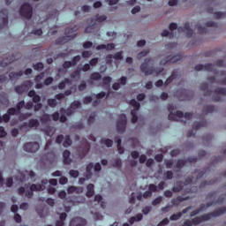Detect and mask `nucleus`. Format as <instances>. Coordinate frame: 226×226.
Here are the masks:
<instances>
[{
    "label": "nucleus",
    "instance_id": "obj_27",
    "mask_svg": "<svg viewBox=\"0 0 226 226\" xmlns=\"http://www.w3.org/2000/svg\"><path fill=\"white\" fill-rule=\"evenodd\" d=\"M86 195L88 198H91V197H93V195H94V185L89 184L87 186V193H86Z\"/></svg>",
    "mask_w": 226,
    "mask_h": 226
},
{
    "label": "nucleus",
    "instance_id": "obj_50",
    "mask_svg": "<svg viewBox=\"0 0 226 226\" xmlns=\"http://www.w3.org/2000/svg\"><path fill=\"white\" fill-rule=\"evenodd\" d=\"M102 80L104 86H110V82H112V79L110 78V76L103 77Z\"/></svg>",
    "mask_w": 226,
    "mask_h": 226
},
{
    "label": "nucleus",
    "instance_id": "obj_19",
    "mask_svg": "<svg viewBox=\"0 0 226 226\" xmlns=\"http://www.w3.org/2000/svg\"><path fill=\"white\" fill-rule=\"evenodd\" d=\"M72 153L69 150H64L63 152V162L64 165H71L72 160L70 159Z\"/></svg>",
    "mask_w": 226,
    "mask_h": 226
},
{
    "label": "nucleus",
    "instance_id": "obj_59",
    "mask_svg": "<svg viewBox=\"0 0 226 226\" xmlns=\"http://www.w3.org/2000/svg\"><path fill=\"white\" fill-rule=\"evenodd\" d=\"M80 61V56H75L72 57V60L71 61V63L72 64V66H75L77 64V63H79Z\"/></svg>",
    "mask_w": 226,
    "mask_h": 226
},
{
    "label": "nucleus",
    "instance_id": "obj_20",
    "mask_svg": "<svg viewBox=\"0 0 226 226\" xmlns=\"http://www.w3.org/2000/svg\"><path fill=\"white\" fill-rule=\"evenodd\" d=\"M185 200H190V196H177L176 199L171 200V204L173 206H179L180 202H185Z\"/></svg>",
    "mask_w": 226,
    "mask_h": 226
},
{
    "label": "nucleus",
    "instance_id": "obj_45",
    "mask_svg": "<svg viewBox=\"0 0 226 226\" xmlns=\"http://www.w3.org/2000/svg\"><path fill=\"white\" fill-rule=\"evenodd\" d=\"M55 133H56V128L48 127L46 129V135H48V137H52Z\"/></svg>",
    "mask_w": 226,
    "mask_h": 226
},
{
    "label": "nucleus",
    "instance_id": "obj_9",
    "mask_svg": "<svg viewBox=\"0 0 226 226\" xmlns=\"http://www.w3.org/2000/svg\"><path fill=\"white\" fill-rule=\"evenodd\" d=\"M16 93L18 94H22L23 93H26L27 96H29V81H25L21 86H19L15 88Z\"/></svg>",
    "mask_w": 226,
    "mask_h": 226
},
{
    "label": "nucleus",
    "instance_id": "obj_60",
    "mask_svg": "<svg viewBox=\"0 0 226 226\" xmlns=\"http://www.w3.org/2000/svg\"><path fill=\"white\" fill-rule=\"evenodd\" d=\"M226 13L222 11L215 12L214 16L215 19H223L225 17Z\"/></svg>",
    "mask_w": 226,
    "mask_h": 226
},
{
    "label": "nucleus",
    "instance_id": "obj_11",
    "mask_svg": "<svg viewBox=\"0 0 226 226\" xmlns=\"http://www.w3.org/2000/svg\"><path fill=\"white\" fill-rule=\"evenodd\" d=\"M19 13L22 19H26V20L29 19V4L28 3H25L23 5H21Z\"/></svg>",
    "mask_w": 226,
    "mask_h": 226
},
{
    "label": "nucleus",
    "instance_id": "obj_56",
    "mask_svg": "<svg viewBox=\"0 0 226 226\" xmlns=\"http://www.w3.org/2000/svg\"><path fill=\"white\" fill-rule=\"evenodd\" d=\"M162 36H170V38H174V33L170 32L169 30H163Z\"/></svg>",
    "mask_w": 226,
    "mask_h": 226
},
{
    "label": "nucleus",
    "instance_id": "obj_30",
    "mask_svg": "<svg viewBox=\"0 0 226 226\" xmlns=\"http://www.w3.org/2000/svg\"><path fill=\"white\" fill-rule=\"evenodd\" d=\"M66 84H72V79L65 78L62 82L58 84V89H64V87H66Z\"/></svg>",
    "mask_w": 226,
    "mask_h": 226
},
{
    "label": "nucleus",
    "instance_id": "obj_35",
    "mask_svg": "<svg viewBox=\"0 0 226 226\" xmlns=\"http://www.w3.org/2000/svg\"><path fill=\"white\" fill-rule=\"evenodd\" d=\"M38 126H40V121L38 119L29 120V128H38Z\"/></svg>",
    "mask_w": 226,
    "mask_h": 226
},
{
    "label": "nucleus",
    "instance_id": "obj_29",
    "mask_svg": "<svg viewBox=\"0 0 226 226\" xmlns=\"http://www.w3.org/2000/svg\"><path fill=\"white\" fill-rule=\"evenodd\" d=\"M181 190H183V182L178 181L176 183L175 186L172 187L171 192H173L174 193H177L181 192Z\"/></svg>",
    "mask_w": 226,
    "mask_h": 226
},
{
    "label": "nucleus",
    "instance_id": "obj_48",
    "mask_svg": "<svg viewBox=\"0 0 226 226\" xmlns=\"http://www.w3.org/2000/svg\"><path fill=\"white\" fill-rule=\"evenodd\" d=\"M163 198L162 196H158L152 201V206H158V204H162Z\"/></svg>",
    "mask_w": 226,
    "mask_h": 226
},
{
    "label": "nucleus",
    "instance_id": "obj_8",
    "mask_svg": "<svg viewBox=\"0 0 226 226\" xmlns=\"http://www.w3.org/2000/svg\"><path fill=\"white\" fill-rule=\"evenodd\" d=\"M215 95L213 96L214 102H222V98L220 97V94L222 96H226V88L225 87H219L216 88L215 91Z\"/></svg>",
    "mask_w": 226,
    "mask_h": 226
},
{
    "label": "nucleus",
    "instance_id": "obj_64",
    "mask_svg": "<svg viewBox=\"0 0 226 226\" xmlns=\"http://www.w3.org/2000/svg\"><path fill=\"white\" fill-rule=\"evenodd\" d=\"M169 219L168 218H164L162 221H161L157 226H165V225H169Z\"/></svg>",
    "mask_w": 226,
    "mask_h": 226
},
{
    "label": "nucleus",
    "instance_id": "obj_18",
    "mask_svg": "<svg viewBox=\"0 0 226 226\" xmlns=\"http://www.w3.org/2000/svg\"><path fill=\"white\" fill-rule=\"evenodd\" d=\"M96 50H114L116 49V44L109 43V44H100L96 46Z\"/></svg>",
    "mask_w": 226,
    "mask_h": 226
},
{
    "label": "nucleus",
    "instance_id": "obj_40",
    "mask_svg": "<svg viewBox=\"0 0 226 226\" xmlns=\"http://www.w3.org/2000/svg\"><path fill=\"white\" fill-rule=\"evenodd\" d=\"M80 69H77L71 73V79H80Z\"/></svg>",
    "mask_w": 226,
    "mask_h": 226
},
{
    "label": "nucleus",
    "instance_id": "obj_36",
    "mask_svg": "<svg viewBox=\"0 0 226 226\" xmlns=\"http://www.w3.org/2000/svg\"><path fill=\"white\" fill-rule=\"evenodd\" d=\"M72 144V138L70 137V135H66L65 139L63 143L64 147H70Z\"/></svg>",
    "mask_w": 226,
    "mask_h": 226
},
{
    "label": "nucleus",
    "instance_id": "obj_51",
    "mask_svg": "<svg viewBox=\"0 0 226 226\" xmlns=\"http://www.w3.org/2000/svg\"><path fill=\"white\" fill-rule=\"evenodd\" d=\"M73 66V64H72V61H65L62 64V67L64 70H68V68H72Z\"/></svg>",
    "mask_w": 226,
    "mask_h": 226
},
{
    "label": "nucleus",
    "instance_id": "obj_55",
    "mask_svg": "<svg viewBox=\"0 0 226 226\" xmlns=\"http://www.w3.org/2000/svg\"><path fill=\"white\" fill-rule=\"evenodd\" d=\"M148 191H150L151 193L158 192V187L154 184H150L148 185Z\"/></svg>",
    "mask_w": 226,
    "mask_h": 226
},
{
    "label": "nucleus",
    "instance_id": "obj_32",
    "mask_svg": "<svg viewBox=\"0 0 226 226\" xmlns=\"http://www.w3.org/2000/svg\"><path fill=\"white\" fill-rule=\"evenodd\" d=\"M79 26H74L73 27H67L65 28V34H72L73 33H76V31H79Z\"/></svg>",
    "mask_w": 226,
    "mask_h": 226
},
{
    "label": "nucleus",
    "instance_id": "obj_28",
    "mask_svg": "<svg viewBox=\"0 0 226 226\" xmlns=\"http://www.w3.org/2000/svg\"><path fill=\"white\" fill-rule=\"evenodd\" d=\"M100 143L108 147H112L114 145V141L112 139L105 138L101 139Z\"/></svg>",
    "mask_w": 226,
    "mask_h": 226
},
{
    "label": "nucleus",
    "instance_id": "obj_1",
    "mask_svg": "<svg viewBox=\"0 0 226 226\" xmlns=\"http://www.w3.org/2000/svg\"><path fill=\"white\" fill-rule=\"evenodd\" d=\"M151 61H153L151 57L145 58L144 63L140 64V72H142V73H145L146 77H147L148 75H153V73H155V75H160V73H162L163 68H149V64L151 63Z\"/></svg>",
    "mask_w": 226,
    "mask_h": 226
},
{
    "label": "nucleus",
    "instance_id": "obj_31",
    "mask_svg": "<svg viewBox=\"0 0 226 226\" xmlns=\"http://www.w3.org/2000/svg\"><path fill=\"white\" fill-rule=\"evenodd\" d=\"M213 112H215V106L213 105L204 106L203 114H213Z\"/></svg>",
    "mask_w": 226,
    "mask_h": 226
},
{
    "label": "nucleus",
    "instance_id": "obj_26",
    "mask_svg": "<svg viewBox=\"0 0 226 226\" xmlns=\"http://www.w3.org/2000/svg\"><path fill=\"white\" fill-rule=\"evenodd\" d=\"M40 149V144L38 142L29 143V153H36Z\"/></svg>",
    "mask_w": 226,
    "mask_h": 226
},
{
    "label": "nucleus",
    "instance_id": "obj_53",
    "mask_svg": "<svg viewBox=\"0 0 226 226\" xmlns=\"http://www.w3.org/2000/svg\"><path fill=\"white\" fill-rule=\"evenodd\" d=\"M122 165L123 162L121 161V159L117 158L115 160L113 167H117V169H121Z\"/></svg>",
    "mask_w": 226,
    "mask_h": 226
},
{
    "label": "nucleus",
    "instance_id": "obj_4",
    "mask_svg": "<svg viewBox=\"0 0 226 226\" xmlns=\"http://www.w3.org/2000/svg\"><path fill=\"white\" fill-rule=\"evenodd\" d=\"M117 133H124L126 132V115L121 114L117 121Z\"/></svg>",
    "mask_w": 226,
    "mask_h": 226
},
{
    "label": "nucleus",
    "instance_id": "obj_57",
    "mask_svg": "<svg viewBox=\"0 0 226 226\" xmlns=\"http://www.w3.org/2000/svg\"><path fill=\"white\" fill-rule=\"evenodd\" d=\"M165 179H172L174 177V173L170 170H168L164 173Z\"/></svg>",
    "mask_w": 226,
    "mask_h": 226
},
{
    "label": "nucleus",
    "instance_id": "obj_39",
    "mask_svg": "<svg viewBox=\"0 0 226 226\" xmlns=\"http://www.w3.org/2000/svg\"><path fill=\"white\" fill-rule=\"evenodd\" d=\"M150 50L149 49H144L141 52H139L137 56V59L140 60L142 59V57H146V56H147V54H149Z\"/></svg>",
    "mask_w": 226,
    "mask_h": 226
},
{
    "label": "nucleus",
    "instance_id": "obj_14",
    "mask_svg": "<svg viewBox=\"0 0 226 226\" xmlns=\"http://www.w3.org/2000/svg\"><path fill=\"white\" fill-rule=\"evenodd\" d=\"M194 70H196V72H202V70L205 72H213L214 67L213 64H207L205 65L200 64L194 67Z\"/></svg>",
    "mask_w": 226,
    "mask_h": 226
},
{
    "label": "nucleus",
    "instance_id": "obj_37",
    "mask_svg": "<svg viewBox=\"0 0 226 226\" xmlns=\"http://www.w3.org/2000/svg\"><path fill=\"white\" fill-rule=\"evenodd\" d=\"M40 121L41 123H42V124L49 123V121H50V115L49 114L42 115L40 118Z\"/></svg>",
    "mask_w": 226,
    "mask_h": 226
},
{
    "label": "nucleus",
    "instance_id": "obj_34",
    "mask_svg": "<svg viewBox=\"0 0 226 226\" xmlns=\"http://www.w3.org/2000/svg\"><path fill=\"white\" fill-rule=\"evenodd\" d=\"M186 165V160L185 159H178L176 163V169H183Z\"/></svg>",
    "mask_w": 226,
    "mask_h": 226
},
{
    "label": "nucleus",
    "instance_id": "obj_25",
    "mask_svg": "<svg viewBox=\"0 0 226 226\" xmlns=\"http://www.w3.org/2000/svg\"><path fill=\"white\" fill-rule=\"evenodd\" d=\"M175 79H177V71H173L171 75L165 80L164 86H169Z\"/></svg>",
    "mask_w": 226,
    "mask_h": 226
},
{
    "label": "nucleus",
    "instance_id": "obj_58",
    "mask_svg": "<svg viewBox=\"0 0 226 226\" xmlns=\"http://www.w3.org/2000/svg\"><path fill=\"white\" fill-rule=\"evenodd\" d=\"M54 82V78L49 77L46 79H44L43 84L44 86H50Z\"/></svg>",
    "mask_w": 226,
    "mask_h": 226
},
{
    "label": "nucleus",
    "instance_id": "obj_54",
    "mask_svg": "<svg viewBox=\"0 0 226 226\" xmlns=\"http://www.w3.org/2000/svg\"><path fill=\"white\" fill-rule=\"evenodd\" d=\"M45 79V72H41L35 77V82H41Z\"/></svg>",
    "mask_w": 226,
    "mask_h": 226
},
{
    "label": "nucleus",
    "instance_id": "obj_10",
    "mask_svg": "<svg viewBox=\"0 0 226 226\" xmlns=\"http://www.w3.org/2000/svg\"><path fill=\"white\" fill-rule=\"evenodd\" d=\"M86 225H87V221L82 217H75L69 223V226H86Z\"/></svg>",
    "mask_w": 226,
    "mask_h": 226
},
{
    "label": "nucleus",
    "instance_id": "obj_16",
    "mask_svg": "<svg viewBox=\"0 0 226 226\" xmlns=\"http://www.w3.org/2000/svg\"><path fill=\"white\" fill-rule=\"evenodd\" d=\"M183 59V55H175L170 59H167L164 63L163 60L160 62V64H170V63H177V61H181Z\"/></svg>",
    "mask_w": 226,
    "mask_h": 226
},
{
    "label": "nucleus",
    "instance_id": "obj_7",
    "mask_svg": "<svg viewBox=\"0 0 226 226\" xmlns=\"http://www.w3.org/2000/svg\"><path fill=\"white\" fill-rule=\"evenodd\" d=\"M8 26V11L3 10L0 11V29Z\"/></svg>",
    "mask_w": 226,
    "mask_h": 226
},
{
    "label": "nucleus",
    "instance_id": "obj_24",
    "mask_svg": "<svg viewBox=\"0 0 226 226\" xmlns=\"http://www.w3.org/2000/svg\"><path fill=\"white\" fill-rule=\"evenodd\" d=\"M207 87H209V86L206 82L201 83L200 86V89L201 91H205L204 92V96H211L212 91L208 90Z\"/></svg>",
    "mask_w": 226,
    "mask_h": 226
},
{
    "label": "nucleus",
    "instance_id": "obj_6",
    "mask_svg": "<svg viewBox=\"0 0 226 226\" xmlns=\"http://www.w3.org/2000/svg\"><path fill=\"white\" fill-rule=\"evenodd\" d=\"M22 75H29V69H26V71L11 72L9 74V79L11 82H15V80H19Z\"/></svg>",
    "mask_w": 226,
    "mask_h": 226
},
{
    "label": "nucleus",
    "instance_id": "obj_62",
    "mask_svg": "<svg viewBox=\"0 0 226 226\" xmlns=\"http://www.w3.org/2000/svg\"><path fill=\"white\" fill-rule=\"evenodd\" d=\"M113 57L117 60H121L123 59V51H118L114 54Z\"/></svg>",
    "mask_w": 226,
    "mask_h": 226
},
{
    "label": "nucleus",
    "instance_id": "obj_5",
    "mask_svg": "<svg viewBox=\"0 0 226 226\" xmlns=\"http://www.w3.org/2000/svg\"><path fill=\"white\" fill-rule=\"evenodd\" d=\"M90 149H91V145L89 144L87 139H86L85 141H83V143L80 145V147L78 149L79 156L80 158H86Z\"/></svg>",
    "mask_w": 226,
    "mask_h": 226
},
{
    "label": "nucleus",
    "instance_id": "obj_12",
    "mask_svg": "<svg viewBox=\"0 0 226 226\" xmlns=\"http://www.w3.org/2000/svg\"><path fill=\"white\" fill-rule=\"evenodd\" d=\"M44 189H45V185H43V184H33L32 185H30V187H29L30 199H31V197H33L32 192H43Z\"/></svg>",
    "mask_w": 226,
    "mask_h": 226
},
{
    "label": "nucleus",
    "instance_id": "obj_42",
    "mask_svg": "<svg viewBox=\"0 0 226 226\" xmlns=\"http://www.w3.org/2000/svg\"><path fill=\"white\" fill-rule=\"evenodd\" d=\"M91 80H101L102 79V74L100 72H93L90 75Z\"/></svg>",
    "mask_w": 226,
    "mask_h": 226
},
{
    "label": "nucleus",
    "instance_id": "obj_47",
    "mask_svg": "<svg viewBox=\"0 0 226 226\" xmlns=\"http://www.w3.org/2000/svg\"><path fill=\"white\" fill-rule=\"evenodd\" d=\"M181 216H183V214L178 212L177 214L170 215V220H171V222L177 221Z\"/></svg>",
    "mask_w": 226,
    "mask_h": 226
},
{
    "label": "nucleus",
    "instance_id": "obj_44",
    "mask_svg": "<svg viewBox=\"0 0 226 226\" xmlns=\"http://www.w3.org/2000/svg\"><path fill=\"white\" fill-rule=\"evenodd\" d=\"M45 66L43 65V63L39 62L34 64V70H36L37 72H41Z\"/></svg>",
    "mask_w": 226,
    "mask_h": 226
},
{
    "label": "nucleus",
    "instance_id": "obj_46",
    "mask_svg": "<svg viewBox=\"0 0 226 226\" xmlns=\"http://www.w3.org/2000/svg\"><path fill=\"white\" fill-rule=\"evenodd\" d=\"M130 105H132V107H135L136 110L140 109V103L138 102L135 99L130 101Z\"/></svg>",
    "mask_w": 226,
    "mask_h": 226
},
{
    "label": "nucleus",
    "instance_id": "obj_43",
    "mask_svg": "<svg viewBox=\"0 0 226 226\" xmlns=\"http://www.w3.org/2000/svg\"><path fill=\"white\" fill-rule=\"evenodd\" d=\"M81 105L82 103H80V101H74L71 103V109H72V110H76V109L80 108Z\"/></svg>",
    "mask_w": 226,
    "mask_h": 226
},
{
    "label": "nucleus",
    "instance_id": "obj_52",
    "mask_svg": "<svg viewBox=\"0 0 226 226\" xmlns=\"http://www.w3.org/2000/svg\"><path fill=\"white\" fill-rule=\"evenodd\" d=\"M94 96H95L97 98V100H102V98H108L109 95H107V93L105 92H100L99 94H94Z\"/></svg>",
    "mask_w": 226,
    "mask_h": 226
},
{
    "label": "nucleus",
    "instance_id": "obj_49",
    "mask_svg": "<svg viewBox=\"0 0 226 226\" xmlns=\"http://www.w3.org/2000/svg\"><path fill=\"white\" fill-rule=\"evenodd\" d=\"M10 113L4 115L3 117L0 116V123H8L10 121Z\"/></svg>",
    "mask_w": 226,
    "mask_h": 226
},
{
    "label": "nucleus",
    "instance_id": "obj_22",
    "mask_svg": "<svg viewBox=\"0 0 226 226\" xmlns=\"http://www.w3.org/2000/svg\"><path fill=\"white\" fill-rule=\"evenodd\" d=\"M82 192H84L83 187H77L74 185H71L67 188L68 193H82Z\"/></svg>",
    "mask_w": 226,
    "mask_h": 226
},
{
    "label": "nucleus",
    "instance_id": "obj_63",
    "mask_svg": "<svg viewBox=\"0 0 226 226\" xmlns=\"http://www.w3.org/2000/svg\"><path fill=\"white\" fill-rule=\"evenodd\" d=\"M69 174H70L71 177H77L79 173V170H71L69 171Z\"/></svg>",
    "mask_w": 226,
    "mask_h": 226
},
{
    "label": "nucleus",
    "instance_id": "obj_3",
    "mask_svg": "<svg viewBox=\"0 0 226 226\" xmlns=\"http://www.w3.org/2000/svg\"><path fill=\"white\" fill-rule=\"evenodd\" d=\"M25 110H29V102L21 101L17 103V108H11L8 109V114L11 116H17L20 114V112H24Z\"/></svg>",
    "mask_w": 226,
    "mask_h": 226
},
{
    "label": "nucleus",
    "instance_id": "obj_23",
    "mask_svg": "<svg viewBox=\"0 0 226 226\" xmlns=\"http://www.w3.org/2000/svg\"><path fill=\"white\" fill-rule=\"evenodd\" d=\"M29 97L33 98L34 103H40V102H41V97L36 94V92H34V90L29 91Z\"/></svg>",
    "mask_w": 226,
    "mask_h": 226
},
{
    "label": "nucleus",
    "instance_id": "obj_33",
    "mask_svg": "<svg viewBox=\"0 0 226 226\" xmlns=\"http://www.w3.org/2000/svg\"><path fill=\"white\" fill-rule=\"evenodd\" d=\"M10 102L8 101V96L5 94H0V105H8Z\"/></svg>",
    "mask_w": 226,
    "mask_h": 226
},
{
    "label": "nucleus",
    "instance_id": "obj_38",
    "mask_svg": "<svg viewBox=\"0 0 226 226\" xmlns=\"http://www.w3.org/2000/svg\"><path fill=\"white\" fill-rule=\"evenodd\" d=\"M196 29L198 30V33L200 34H206V33H207V28L203 27L202 26H200L199 24L196 25Z\"/></svg>",
    "mask_w": 226,
    "mask_h": 226
},
{
    "label": "nucleus",
    "instance_id": "obj_61",
    "mask_svg": "<svg viewBox=\"0 0 226 226\" xmlns=\"http://www.w3.org/2000/svg\"><path fill=\"white\" fill-rule=\"evenodd\" d=\"M87 87L86 81H81V83L78 86L79 91H84Z\"/></svg>",
    "mask_w": 226,
    "mask_h": 226
},
{
    "label": "nucleus",
    "instance_id": "obj_21",
    "mask_svg": "<svg viewBox=\"0 0 226 226\" xmlns=\"http://www.w3.org/2000/svg\"><path fill=\"white\" fill-rule=\"evenodd\" d=\"M205 126H207V120L203 119L200 122H194L192 124V129L200 130V128H205Z\"/></svg>",
    "mask_w": 226,
    "mask_h": 226
},
{
    "label": "nucleus",
    "instance_id": "obj_15",
    "mask_svg": "<svg viewBox=\"0 0 226 226\" xmlns=\"http://www.w3.org/2000/svg\"><path fill=\"white\" fill-rule=\"evenodd\" d=\"M178 31H187L186 32L187 38H192V36H193V30H192V28H190V23L189 22L185 23L184 27L179 26Z\"/></svg>",
    "mask_w": 226,
    "mask_h": 226
},
{
    "label": "nucleus",
    "instance_id": "obj_13",
    "mask_svg": "<svg viewBox=\"0 0 226 226\" xmlns=\"http://www.w3.org/2000/svg\"><path fill=\"white\" fill-rule=\"evenodd\" d=\"M76 36H77V34L60 37L56 41V45H64V43H68V41H70L71 40H73L74 38H76Z\"/></svg>",
    "mask_w": 226,
    "mask_h": 226
},
{
    "label": "nucleus",
    "instance_id": "obj_2",
    "mask_svg": "<svg viewBox=\"0 0 226 226\" xmlns=\"http://www.w3.org/2000/svg\"><path fill=\"white\" fill-rule=\"evenodd\" d=\"M168 110L170 112L169 116H168V119L170 121H177V119H176V117H185V119H192V117H193V114L190 113V112H186L185 114L183 113V111L177 110L174 113L175 108L174 105L172 104H169L168 105Z\"/></svg>",
    "mask_w": 226,
    "mask_h": 226
},
{
    "label": "nucleus",
    "instance_id": "obj_17",
    "mask_svg": "<svg viewBox=\"0 0 226 226\" xmlns=\"http://www.w3.org/2000/svg\"><path fill=\"white\" fill-rule=\"evenodd\" d=\"M13 61H15V56H9L4 58L3 60L0 59V66H2V68H4V67L8 66V64L13 63Z\"/></svg>",
    "mask_w": 226,
    "mask_h": 226
},
{
    "label": "nucleus",
    "instance_id": "obj_41",
    "mask_svg": "<svg viewBox=\"0 0 226 226\" xmlns=\"http://www.w3.org/2000/svg\"><path fill=\"white\" fill-rule=\"evenodd\" d=\"M47 103L49 107H51V109L57 107V101L56 99H48Z\"/></svg>",
    "mask_w": 226,
    "mask_h": 226
}]
</instances>
